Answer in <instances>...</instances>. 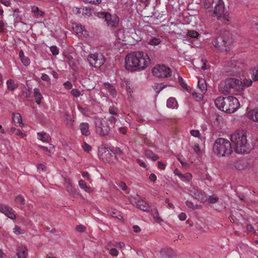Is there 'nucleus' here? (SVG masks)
I'll list each match as a JSON object with an SVG mask.
<instances>
[{
    "mask_svg": "<svg viewBox=\"0 0 258 258\" xmlns=\"http://www.w3.org/2000/svg\"><path fill=\"white\" fill-rule=\"evenodd\" d=\"M118 186L123 190H126L127 189V186L125 182L120 181L118 184Z\"/></svg>",
    "mask_w": 258,
    "mask_h": 258,
    "instance_id": "obj_59",
    "label": "nucleus"
},
{
    "mask_svg": "<svg viewBox=\"0 0 258 258\" xmlns=\"http://www.w3.org/2000/svg\"><path fill=\"white\" fill-rule=\"evenodd\" d=\"M233 166L236 169L241 170L246 167V164L243 160L237 159L233 162Z\"/></svg>",
    "mask_w": 258,
    "mask_h": 258,
    "instance_id": "obj_19",
    "label": "nucleus"
},
{
    "mask_svg": "<svg viewBox=\"0 0 258 258\" xmlns=\"http://www.w3.org/2000/svg\"><path fill=\"white\" fill-rule=\"evenodd\" d=\"M37 138L39 140L44 142H48L50 139L48 134L46 133H38Z\"/></svg>",
    "mask_w": 258,
    "mask_h": 258,
    "instance_id": "obj_30",
    "label": "nucleus"
},
{
    "mask_svg": "<svg viewBox=\"0 0 258 258\" xmlns=\"http://www.w3.org/2000/svg\"><path fill=\"white\" fill-rule=\"evenodd\" d=\"M247 117L254 121L258 122V109L249 110L247 113Z\"/></svg>",
    "mask_w": 258,
    "mask_h": 258,
    "instance_id": "obj_20",
    "label": "nucleus"
},
{
    "mask_svg": "<svg viewBox=\"0 0 258 258\" xmlns=\"http://www.w3.org/2000/svg\"><path fill=\"white\" fill-rule=\"evenodd\" d=\"M191 148L196 154H200L201 150L198 144H196V145L192 146Z\"/></svg>",
    "mask_w": 258,
    "mask_h": 258,
    "instance_id": "obj_58",
    "label": "nucleus"
},
{
    "mask_svg": "<svg viewBox=\"0 0 258 258\" xmlns=\"http://www.w3.org/2000/svg\"><path fill=\"white\" fill-rule=\"evenodd\" d=\"M212 16L216 17L218 20L223 22L229 21L228 13L225 9L224 4L222 1L214 6Z\"/></svg>",
    "mask_w": 258,
    "mask_h": 258,
    "instance_id": "obj_8",
    "label": "nucleus"
},
{
    "mask_svg": "<svg viewBox=\"0 0 258 258\" xmlns=\"http://www.w3.org/2000/svg\"><path fill=\"white\" fill-rule=\"evenodd\" d=\"M178 82L180 85L184 89H187V86L185 82L184 81L183 79L180 76L178 75Z\"/></svg>",
    "mask_w": 258,
    "mask_h": 258,
    "instance_id": "obj_46",
    "label": "nucleus"
},
{
    "mask_svg": "<svg viewBox=\"0 0 258 258\" xmlns=\"http://www.w3.org/2000/svg\"><path fill=\"white\" fill-rule=\"evenodd\" d=\"M41 79L42 80L47 82H50V81L49 77L45 74H42Z\"/></svg>",
    "mask_w": 258,
    "mask_h": 258,
    "instance_id": "obj_61",
    "label": "nucleus"
},
{
    "mask_svg": "<svg viewBox=\"0 0 258 258\" xmlns=\"http://www.w3.org/2000/svg\"><path fill=\"white\" fill-rule=\"evenodd\" d=\"M102 0H84L83 2L86 3L98 5L101 3Z\"/></svg>",
    "mask_w": 258,
    "mask_h": 258,
    "instance_id": "obj_54",
    "label": "nucleus"
},
{
    "mask_svg": "<svg viewBox=\"0 0 258 258\" xmlns=\"http://www.w3.org/2000/svg\"><path fill=\"white\" fill-rule=\"evenodd\" d=\"M64 87L67 89H71L73 85L71 82L67 81L63 84Z\"/></svg>",
    "mask_w": 258,
    "mask_h": 258,
    "instance_id": "obj_60",
    "label": "nucleus"
},
{
    "mask_svg": "<svg viewBox=\"0 0 258 258\" xmlns=\"http://www.w3.org/2000/svg\"><path fill=\"white\" fill-rule=\"evenodd\" d=\"M79 128L83 136L88 137L91 134L89 130V124L87 122L81 123L79 125Z\"/></svg>",
    "mask_w": 258,
    "mask_h": 258,
    "instance_id": "obj_16",
    "label": "nucleus"
},
{
    "mask_svg": "<svg viewBox=\"0 0 258 258\" xmlns=\"http://www.w3.org/2000/svg\"><path fill=\"white\" fill-rule=\"evenodd\" d=\"M191 94L192 95L193 97L197 100L200 101L203 98V94L201 93H199L195 91V90H192L190 92Z\"/></svg>",
    "mask_w": 258,
    "mask_h": 258,
    "instance_id": "obj_42",
    "label": "nucleus"
},
{
    "mask_svg": "<svg viewBox=\"0 0 258 258\" xmlns=\"http://www.w3.org/2000/svg\"><path fill=\"white\" fill-rule=\"evenodd\" d=\"M227 43L226 38L223 36H220L213 41V44L216 48L227 47Z\"/></svg>",
    "mask_w": 258,
    "mask_h": 258,
    "instance_id": "obj_15",
    "label": "nucleus"
},
{
    "mask_svg": "<svg viewBox=\"0 0 258 258\" xmlns=\"http://www.w3.org/2000/svg\"><path fill=\"white\" fill-rule=\"evenodd\" d=\"M63 118L64 121H65L66 124L68 126L70 127H72L73 126L74 120L72 119L70 114L68 113L65 114L63 116Z\"/></svg>",
    "mask_w": 258,
    "mask_h": 258,
    "instance_id": "obj_33",
    "label": "nucleus"
},
{
    "mask_svg": "<svg viewBox=\"0 0 258 258\" xmlns=\"http://www.w3.org/2000/svg\"><path fill=\"white\" fill-rule=\"evenodd\" d=\"M88 60L90 66L95 68H99L104 64L105 58L102 53H96L89 54Z\"/></svg>",
    "mask_w": 258,
    "mask_h": 258,
    "instance_id": "obj_10",
    "label": "nucleus"
},
{
    "mask_svg": "<svg viewBox=\"0 0 258 258\" xmlns=\"http://www.w3.org/2000/svg\"><path fill=\"white\" fill-rule=\"evenodd\" d=\"M194 195L196 199L202 202H205L207 200V198L205 192L201 190H197Z\"/></svg>",
    "mask_w": 258,
    "mask_h": 258,
    "instance_id": "obj_22",
    "label": "nucleus"
},
{
    "mask_svg": "<svg viewBox=\"0 0 258 258\" xmlns=\"http://www.w3.org/2000/svg\"><path fill=\"white\" fill-rule=\"evenodd\" d=\"M124 30L123 29H119L116 33V37L117 38L120 40L123 41L125 38L124 34Z\"/></svg>",
    "mask_w": 258,
    "mask_h": 258,
    "instance_id": "obj_44",
    "label": "nucleus"
},
{
    "mask_svg": "<svg viewBox=\"0 0 258 258\" xmlns=\"http://www.w3.org/2000/svg\"><path fill=\"white\" fill-rule=\"evenodd\" d=\"M215 104L219 109L228 113L234 112L239 106L238 99L232 96L219 97L215 100Z\"/></svg>",
    "mask_w": 258,
    "mask_h": 258,
    "instance_id": "obj_3",
    "label": "nucleus"
},
{
    "mask_svg": "<svg viewBox=\"0 0 258 258\" xmlns=\"http://www.w3.org/2000/svg\"><path fill=\"white\" fill-rule=\"evenodd\" d=\"M104 87L108 90L109 94L113 97H115L116 95V92L114 87L108 83H104Z\"/></svg>",
    "mask_w": 258,
    "mask_h": 258,
    "instance_id": "obj_26",
    "label": "nucleus"
},
{
    "mask_svg": "<svg viewBox=\"0 0 258 258\" xmlns=\"http://www.w3.org/2000/svg\"><path fill=\"white\" fill-rule=\"evenodd\" d=\"M7 87L9 90H14L18 87V86L14 83V81L12 80H9L7 82Z\"/></svg>",
    "mask_w": 258,
    "mask_h": 258,
    "instance_id": "obj_41",
    "label": "nucleus"
},
{
    "mask_svg": "<svg viewBox=\"0 0 258 258\" xmlns=\"http://www.w3.org/2000/svg\"><path fill=\"white\" fill-rule=\"evenodd\" d=\"M31 9L32 13L34 14L35 17L43 16L44 15V13L40 11L39 8L35 6H32Z\"/></svg>",
    "mask_w": 258,
    "mask_h": 258,
    "instance_id": "obj_34",
    "label": "nucleus"
},
{
    "mask_svg": "<svg viewBox=\"0 0 258 258\" xmlns=\"http://www.w3.org/2000/svg\"><path fill=\"white\" fill-rule=\"evenodd\" d=\"M82 148H83L85 151L87 152H89L91 150V147L86 142H84L83 143L82 145Z\"/></svg>",
    "mask_w": 258,
    "mask_h": 258,
    "instance_id": "obj_55",
    "label": "nucleus"
},
{
    "mask_svg": "<svg viewBox=\"0 0 258 258\" xmlns=\"http://www.w3.org/2000/svg\"><path fill=\"white\" fill-rule=\"evenodd\" d=\"M151 62L148 54L143 51L128 53L125 58V65L127 70L131 71L143 70Z\"/></svg>",
    "mask_w": 258,
    "mask_h": 258,
    "instance_id": "obj_1",
    "label": "nucleus"
},
{
    "mask_svg": "<svg viewBox=\"0 0 258 258\" xmlns=\"http://www.w3.org/2000/svg\"><path fill=\"white\" fill-rule=\"evenodd\" d=\"M151 213L155 221L157 223H160L161 222H162L163 220L159 216L158 212L156 208L151 209Z\"/></svg>",
    "mask_w": 258,
    "mask_h": 258,
    "instance_id": "obj_28",
    "label": "nucleus"
},
{
    "mask_svg": "<svg viewBox=\"0 0 258 258\" xmlns=\"http://www.w3.org/2000/svg\"><path fill=\"white\" fill-rule=\"evenodd\" d=\"M179 178L182 181L187 182L191 179L192 175L189 173H186L185 174H181V175H180Z\"/></svg>",
    "mask_w": 258,
    "mask_h": 258,
    "instance_id": "obj_38",
    "label": "nucleus"
},
{
    "mask_svg": "<svg viewBox=\"0 0 258 258\" xmlns=\"http://www.w3.org/2000/svg\"><path fill=\"white\" fill-rule=\"evenodd\" d=\"M0 212L11 219H15L16 217L13 209L5 204H0Z\"/></svg>",
    "mask_w": 258,
    "mask_h": 258,
    "instance_id": "obj_11",
    "label": "nucleus"
},
{
    "mask_svg": "<svg viewBox=\"0 0 258 258\" xmlns=\"http://www.w3.org/2000/svg\"><path fill=\"white\" fill-rule=\"evenodd\" d=\"M39 147L46 153L48 156H51L54 152V147L52 145H50L49 147L43 146H40Z\"/></svg>",
    "mask_w": 258,
    "mask_h": 258,
    "instance_id": "obj_29",
    "label": "nucleus"
},
{
    "mask_svg": "<svg viewBox=\"0 0 258 258\" xmlns=\"http://www.w3.org/2000/svg\"><path fill=\"white\" fill-rule=\"evenodd\" d=\"M64 184L66 190L72 195L76 194V189L73 186L70 179H64Z\"/></svg>",
    "mask_w": 258,
    "mask_h": 258,
    "instance_id": "obj_18",
    "label": "nucleus"
},
{
    "mask_svg": "<svg viewBox=\"0 0 258 258\" xmlns=\"http://www.w3.org/2000/svg\"><path fill=\"white\" fill-rule=\"evenodd\" d=\"M230 140L237 153H249L253 148V143L247 140L244 131H236L231 135Z\"/></svg>",
    "mask_w": 258,
    "mask_h": 258,
    "instance_id": "obj_2",
    "label": "nucleus"
},
{
    "mask_svg": "<svg viewBox=\"0 0 258 258\" xmlns=\"http://www.w3.org/2000/svg\"><path fill=\"white\" fill-rule=\"evenodd\" d=\"M244 65L242 63L232 60L224 67V71L228 75L237 76L243 71Z\"/></svg>",
    "mask_w": 258,
    "mask_h": 258,
    "instance_id": "obj_7",
    "label": "nucleus"
},
{
    "mask_svg": "<svg viewBox=\"0 0 258 258\" xmlns=\"http://www.w3.org/2000/svg\"><path fill=\"white\" fill-rule=\"evenodd\" d=\"M145 155L147 157L151 158L153 161H156L159 158L158 156L155 154L151 150H147L146 151Z\"/></svg>",
    "mask_w": 258,
    "mask_h": 258,
    "instance_id": "obj_37",
    "label": "nucleus"
},
{
    "mask_svg": "<svg viewBox=\"0 0 258 258\" xmlns=\"http://www.w3.org/2000/svg\"><path fill=\"white\" fill-rule=\"evenodd\" d=\"M190 133L193 137L198 138L201 141L205 140V138L202 137L200 132L198 130H192L190 131Z\"/></svg>",
    "mask_w": 258,
    "mask_h": 258,
    "instance_id": "obj_39",
    "label": "nucleus"
},
{
    "mask_svg": "<svg viewBox=\"0 0 258 258\" xmlns=\"http://www.w3.org/2000/svg\"><path fill=\"white\" fill-rule=\"evenodd\" d=\"M15 204L18 208L22 209L25 205V199L23 196H17L15 199Z\"/></svg>",
    "mask_w": 258,
    "mask_h": 258,
    "instance_id": "obj_21",
    "label": "nucleus"
},
{
    "mask_svg": "<svg viewBox=\"0 0 258 258\" xmlns=\"http://www.w3.org/2000/svg\"><path fill=\"white\" fill-rule=\"evenodd\" d=\"M107 120L111 125L115 124L117 121L116 118L113 116L108 117Z\"/></svg>",
    "mask_w": 258,
    "mask_h": 258,
    "instance_id": "obj_62",
    "label": "nucleus"
},
{
    "mask_svg": "<svg viewBox=\"0 0 258 258\" xmlns=\"http://www.w3.org/2000/svg\"><path fill=\"white\" fill-rule=\"evenodd\" d=\"M110 255L114 256H116L118 255V251L115 248H111L109 251Z\"/></svg>",
    "mask_w": 258,
    "mask_h": 258,
    "instance_id": "obj_53",
    "label": "nucleus"
},
{
    "mask_svg": "<svg viewBox=\"0 0 258 258\" xmlns=\"http://www.w3.org/2000/svg\"><path fill=\"white\" fill-rule=\"evenodd\" d=\"M126 90L128 96H130L131 98H133L132 93H133V89L131 88V86L128 85H126Z\"/></svg>",
    "mask_w": 258,
    "mask_h": 258,
    "instance_id": "obj_57",
    "label": "nucleus"
},
{
    "mask_svg": "<svg viewBox=\"0 0 258 258\" xmlns=\"http://www.w3.org/2000/svg\"><path fill=\"white\" fill-rule=\"evenodd\" d=\"M28 250L27 248L23 245L19 246L15 258H26Z\"/></svg>",
    "mask_w": 258,
    "mask_h": 258,
    "instance_id": "obj_17",
    "label": "nucleus"
},
{
    "mask_svg": "<svg viewBox=\"0 0 258 258\" xmlns=\"http://www.w3.org/2000/svg\"><path fill=\"white\" fill-rule=\"evenodd\" d=\"M72 29L73 32L78 36H86L88 35L87 32L84 29V28L81 25L75 23L72 24Z\"/></svg>",
    "mask_w": 258,
    "mask_h": 258,
    "instance_id": "obj_14",
    "label": "nucleus"
},
{
    "mask_svg": "<svg viewBox=\"0 0 258 258\" xmlns=\"http://www.w3.org/2000/svg\"><path fill=\"white\" fill-rule=\"evenodd\" d=\"M242 89L241 91L243 90L244 87H248L252 85V81L250 79H244L243 82H241Z\"/></svg>",
    "mask_w": 258,
    "mask_h": 258,
    "instance_id": "obj_43",
    "label": "nucleus"
},
{
    "mask_svg": "<svg viewBox=\"0 0 258 258\" xmlns=\"http://www.w3.org/2000/svg\"><path fill=\"white\" fill-rule=\"evenodd\" d=\"M131 203L137 208H139L144 211H146L148 209V204L143 200H138L134 198L131 200Z\"/></svg>",
    "mask_w": 258,
    "mask_h": 258,
    "instance_id": "obj_13",
    "label": "nucleus"
},
{
    "mask_svg": "<svg viewBox=\"0 0 258 258\" xmlns=\"http://www.w3.org/2000/svg\"><path fill=\"white\" fill-rule=\"evenodd\" d=\"M76 229L77 231H79L80 232H82L85 230L86 228L84 226L80 225L77 226L76 227Z\"/></svg>",
    "mask_w": 258,
    "mask_h": 258,
    "instance_id": "obj_63",
    "label": "nucleus"
},
{
    "mask_svg": "<svg viewBox=\"0 0 258 258\" xmlns=\"http://www.w3.org/2000/svg\"><path fill=\"white\" fill-rule=\"evenodd\" d=\"M153 75L158 78H165L171 76V71L169 68L164 64H157L152 70Z\"/></svg>",
    "mask_w": 258,
    "mask_h": 258,
    "instance_id": "obj_9",
    "label": "nucleus"
},
{
    "mask_svg": "<svg viewBox=\"0 0 258 258\" xmlns=\"http://www.w3.org/2000/svg\"><path fill=\"white\" fill-rule=\"evenodd\" d=\"M186 205L189 208L195 209H196V206H195L194 203L190 201H186L185 202Z\"/></svg>",
    "mask_w": 258,
    "mask_h": 258,
    "instance_id": "obj_64",
    "label": "nucleus"
},
{
    "mask_svg": "<svg viewBox=\"0 0 258 258\" xmlns=\"http://www.w3.org/2000/svg\"><path fill=\"white\" fill-rule=\"evenodd\" d=\"M252 79L253 81H258V68H255L253 70Z\"/></svg>",
    "mask_w": 258,
    "mask_h": 258,
    "instance_id": "obj_50",
    "label": "nucleus"
},
{
    "mask_svg": "<svg viewBox=\"0 0 258 258\" xmlns=\"http://www.w3.org/2000/svg\"><path fill=\"white\" fill-rule=\"evenodd\" d=\"M94 123L95 133L100 137H105L108 135L110 127L107 121L101 117H95Z\"/></svg>",
    "mask_w": 258,
    "mask_h": 258,
    "instance_id": "obj_6",
    "label": "nucleus"
},
{
    "mask_svg": "<svg viewBox=\"0 0 258 258\" xmlns=\"http://www.w3.org/2000/svg\"><path fill=\"white\" fill-rule=\"evenodd\" d=\"M19 57L23 64L27 66L30 64V59L28 57L24 55L23 51L21 50L19 52Z\"/></svg>",
    "mask_w": 258,
    "mask_h": 258,
    "instance_id": "obj_31",
    "label": "nucleus"
},
{
    "mask_svg": "<svg viewBox=\"0 0 258 258\" xmlns=\"http://www.w3.org/2000/svg\"><path fill=\"white\" fill-rule=\"evenodd\" d=\"M13 120L15 123H22V118L20 114L16 113L14 115Z\"/></svg>",
    "mask_w": 258,
    "mask_h": 258,
    "instance_id": "obj_45",
    "label": "nucleus"
},
{
    "mask_svg": "<svg viewBox=\"0 0 258 258\" xmlns=\"http://www.w3.org/2000/svg\"><path fill=\"white\" fill-rule=\"evenodd\" d=\"M13 232L16 235H19L21 234H23L24 233V231L22 230L21 228L18 226H16L13 229Z\"/></svg>",
    "mask_w": 258,
    "mask_h": 258,
    "instance_id": "obj_49",
    "label": "nucleus"
},
{
    "mask_svg": "<svg viewBox=\"0 0 258 258\" xmlns=\"http://www.w3.org/2000/svg\"><path fill=\"white\" fill-rule=\"evenodd\" d=\"M213 150L219 157L228 156L232 151L231 143L228 140L224 138H218L215 141Z\"/></svg>",
    "mask_w": 258,
    "mask_h": 258,
    "instance_id": "obj_4",
    "label": "nucleus"
},
{
    "mask_svg": "<svg viewBox=\"0 0 258 258\" xmlns=\"http://www.w3.org/2000/svg\"><path fill=\"white\" fill-rule=\"evenodd\" d=\"M186 35L192 38H197L199 34L198 32L195 30H190L187 31Z\"/></svg>",
    "mask_w": 258,
    "mask_h": 258,
    "instance_id": "obj_48",
    "label": "nucleus"
},
{
    "mask_svg": "<svg viewBox=\"0 0 258 258\" xmlns=\"http://www.w3.org/2000/svg\"><path fill=\"white\" fill-rule=\"evenodd\" d=\"M221 0H204V5L206 9H208L213 8L214 6L219 3Z\"/></svg>",
    "mask_w": 258,
    "mask_h": 258,
    "instance_id": "obj_25",
    "label": "nucleus"
},
{
    "mask_svg": "<svg viewBox=\"0 0 258 258\" xmlns=\"http://www.w3.org/2000/svg\"><path fill=\"white\" fill-rule=\"evenodd\" d=\"M198 87L199 89L201 90V92L203 93H205L206 92L207 89V84L205 80L204 79H200L198 81Z\"/></svg>",
    "mask_w": 258,
    "mask_h": 258,
    "instance_id": "obj_27",
    "label": "nucleus"
},
{
    "mask_svg": "<svg viewBox=\"0 0 258 258\" xmlns=\"http://www.w3.org/2000/svg\"><path fill=\"white\" fill-rule=\"evenodd\" d=\"M107 25L112 28H115L119 23V18L115 15L106 14L104 16Z\"/></svg>",
    "mask_w": 258,
    "mask_h": 258,
    "instance_id": "obj_12",
    "label": "nucleus"
},
{
    "mask_svg": "<svg viewBox=\"0 0 258 258\" xmlns=\"http://www.w3.org/2000/svg\"><path fill=\"white\" fill-rule=\"evenodd\" d=\"M218 198L213 196H210L208 201L211 204H215L218 202Z\"/></svg>",
    "mask_w": 258,
    "mask_h": 258,
    "instance_id": "obj_56",
    "label": "nucleus"
},
{
    "mask_svg": "<svg viewBox=\"0 0 258 258\" xmlns=\"http://www.w3.org/2000/svg\"><path fill=\"white\" fill-rule=\"evenodd\" d=\"M104 156H106V159H105L104 157H102V159L105 161V162H111V159H108L109 158H111L112 157V154L111 153H110L108 150H107V152L106 153V152H104Z\"/></svg>",
    "mask_w": 258,
    "mask_h": 258,
    "instance_id": "obj_51",
    "label": "nucleus"
},
{
    "mask_svg": "<svg viewBox=\"0 0 258 258\" xmlns=\"http://www.w3.org/2000/svg\"><path fill=\"white\" fill-rule=\"evenodd\" d=\"M166 87V85L163 84H156L154 85L153 88L157 93H159V92L164 89Z\"/></svg>",
    "mask_w": 258,
    "mask_h": 258,
    "instance_id": "obj_40",
    "label": "nucleus"
},
{
    "mask_svg": "<svg viewBox=\"0 0 258 258\" xmlns=\"http://www.w3.org/2000/svg\"><path fill=\"white\" fill-rule=\"evenodd\" d=\"M178 103L175 99L173 97L169 98L167 101V106L169 108L177 109L178 107Z\"/></svg>",
    "mask_w": 258,
    "mask_h": 258,
    "instance_id": "obj_24",
    "label": "nucleus"
},
{
    "mask_svg": "<svg viewBox=\"0 0 258 258\" xmlns=\"http://www.w3.org/2000/svg\"><path fill=\"white\" fill-rule=\"evenodd\" d=\"M117 246L119 247L120 249H122L124 247L125 244L123 242H115V243H108V246Z\"/></svg>",
    "mask_w": 258,
    "mask_h": 258,
    "instance_id": "obj_47",
    "label": "nucleus"
},
{
    "mask_svg": "<svg viewBox=\"0 0 258 258\" xmlns=\"http://www.w3.org/2000/svg\"><path fill=\"white\" fill-rule=\"evenodd\" d=\"M34 98L37 104H40L41 103V99L43 98L42 95L41 94L39 90L37 88L34 89Z\"/></svg>",
    "mask_w": 258,
    "mask_h": 258,
    "instance_id": "obj_32",
    "label": "nucleus"
},
{
    "mask_svg": "<svg viewBox=\"0 0 258 258\" xmlns=\"http://www.w3.org/2000/svg\"><path fill=\"white\" fill-rule=\"evenodd\" d=\"M241 81L235 78H229L222 82L219 86V91L224 94L231 92H241Z\"/></svg>",
    "mask_w": 258,
    "mask_h": 258,
    "instance_id": "obj_5",
    "label": "nucleus"
},
{
    "mask_svg": "<svg viewBox=\"0 0 258 258\" xmlns=\"http://www.w3.org/2000/svg\"><path fill=\"white\" fill-rule=\"evenodd\" d=\"M71 93L75 97H78L81 94L80 92L76 89H73L71 91Z\"/></svg>",
    "mask_w": 258,
    "mask_h": 258,
    "instance_id": "obj_52",
    "label": "nucleus"
},
{
    "mask_svg": "<svg viewBox=\"0 0 258 258\" xmlns=\"http://www.w3.org/2000/svg\"><path fill=\"white\" fill-rule=\"evenodd\" d=\"M107 214L111 217L119 220H123V217L119 212L114 209H110L107 210Z\"/></svg>",
    "mask_w": 258,
    "mask_h": 258,
    "instance_id": "obj_23",
    "label": "nucleus"
},
{
    "mask_svg": "<svg viewBox=\"0 0 258 258\" xmlns=\"http://www.w3.org/2000/svg\"><path fill=\"white\" fill-rule=\"evenodd\" d=\"M161 42V40L159 37H154L152 38L149 42V44L152 45V46H156L158 44H159Z\"/></svg>",
    "mask_w": 258,
    "mask_h": 258,
    "instance_id": "obj_36",
    "label": "nucleus"
},
{
    "mask_svg": "<svg viewBox=\"0 0 258 258\" xmlns=\"http://www.w3.org/2000/svg\"><path fill=\"white\" fill-rule=\"evenodd\" d=\"M79 185L86 192H90L91 191V188L90 187H88L86 185L85 181L82 179H81L79 181Z\"/></svg>",
    "mask_w": 258,
    "mask_h": 258,
    "instance_id": "obj_35",
    "label": "nucleus"
}]
</instances>
